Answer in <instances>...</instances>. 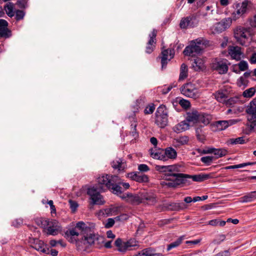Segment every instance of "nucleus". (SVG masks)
Instances as JSON below:
<instances>
[{
	"instance_id": "nucleus-1",
	"label": "nucleus",
	"mask_w": 256,
	"mask_h": 256,
	"mask_svg": "<svg viewBox=\"0 0 256 256\" xmlns=\"http://www.w3.org/2000/svg\"><path fill=\"white\" fill-rule=\"evenodd\" d=\"M178 166L176 165L160 166L156 165V171L166 176V185L168 187H176L184 183L187 178H192L194 182H202V174L190 176L188 174L178 173Z\"/></svg>"
},
{
	"instance_id": "nucleus-2",
	"label": "nucleus",
	"mask_w": 256,
	"mask_h": 256,
	"mask_svg": "<svg viewBox=\"0 0 256 256\" xmlns=\"http://www.w3.org/2000/svg\"><path fill=\"white\" fill-rule=\"evenodd\" d=\"M81 237L78 242V246L82 248H86L92 245L96 247H100L104 242V237L92 233V230Z\"/></svg>"
},
{
	"instance_id": "nucleus-3",
	"label": "nucleus",
	"mask_w": 256,
	"mask_h": 256,
	"mask_svg": "<svg viewBox=\"0 0 256 256\" xmlns=\"http://www.w3.org/2000/svg\"><path fill=\"white\" fill-rule=\"evenodd\" d=\"M208 44V42L202 38L192 41L190 44L184 50V54L186 56H194L196 54L200 53Z\"/></svg>"
},
{
	"instance_id": "nucleus-4",
	"label": "nucleus",
	"mask_w": 256,
	"mask_h": 256,
	"mask_svg": "<svg viewBox=\"0 0 256 256\" xmlns=\"http://www.w3.org/2000/svg\"><path fill=\"white\" fill-rule=\"evenodd\" d=\"M118 176H110L102 174L99 176L96 180V184L94 186L100 190H104L105 188L110 189L112 182H117Z\"/></svg>"
},
{
	"instance_id": "nucleus-5",
	"label": "nucleus",
	"mask_w": 256,
	"mask_h": 256,
	"mask_svg": "<svg viewBox=\"0 0 256 256\" xmlns=\"http://www.w3.org/2000/svg\"><path fill=\"white\" fill-rule=\"evenodd\" d=\"M104 190H100L95 186H90L87 190V194L90 196V204L91 205H102L105 203V201L100 192Z\"/></svg>"
},
{
	"instance_id": "nucleus-6",
	"label": "nucleus",
	"mask_w": 256,
	"mask_h": 256,
	"mask_svg": "<svg viewBox=\"0 0 256 256\" xmlns=\"http://www.w3.org/2000/svg\"><path fill=\"white\" fill-rule=\"evenodd\" d=\"M168 112L164 106H160L156 113V124L160 128H164L168 124Z\"/></svg>"
},
{
	"instance_id": "nucleus-7",
	"label": "nucleus",
	"mask_w": 256,
	"mask_h": 256,
	"mask_svg": "<svg viewBox=\"0 0 256 256\" xmlns=\"http://www.w3.org/2000/svg\"><path fill=\"white\" fill-rule=\"evenodd\" d=\"M43 225L46 227L44 228L47 234L56 236L62 230L60 223L56 220H44L42 221Z\"/></svg>"
},
{
	"instance_id": "nucleus-8",
	"label": "nucleus",
	"mask_w": 256,
	"mask_h": 256,
	"mask_svg": "<svg viewBox=\"0 0 256 256\" xmlns=\"http://www.w3.org/2000/svg\"><path fill=\"white\" fill-rule=\"evenodd\" d=\"M180 90L182 94L194 98H198L200 94V92L194 84L192 83H188L184 84L181 88Z\"/></svg>"
},
{
	"instance_id": "nucleus-9",
	"label": "nucleus",
	"mask_w": 256,
	"mask_h": 256,
	"mask_svg": "<svg viewBox=\"0 0 256 256\" xmlns=\"http://www.w3.org/2000/svg\"><path fill=\"white\" fill-rule=\"evenodd\" d=\"M115 245L118 247L119 252H123L128 250H132V248L138 246L137 242L134 239H130L126 242H123L121 239L118 238L115 241Z\"/></svg>"
},
{
	"instance_id": "nucleus-10",
	"label": "nucleus",
	"mask_w": 256,
	"mask_h": 256,
	"mask_svg": "<svg viewBox=\"0 0 256 256\" xmlns=\"http://www.w3.org/2000/svg\"><path fill=\"white\" fill-rule=\"evenodd\" d=\"M211 68L220 74H226L228 70V60L226 59H216L212 62Z\"/></svg>"
},
{
	"instance_id": "nucleus-11",
	"label": "nucleus",
	"mask_w": 256,
	"mask_h": 256,
	"mask_svg": "<svg viewBox=\"0 0 256 256\" xmlns=\"http://www.w3.org/2000/svg\"><path fill=\"white\" fill-rule=\"evenodd\" d=\"M248 35L249 31L248 30L243 27H238L234 32V38L236 41L242 45L246 44Z\"/></svg>"
},
{
	"instance_id": "nucleus-12",
	"label": "nucleus",
	"mask_w": 256,
	"mask_h": 256,
	"mask_svg": "<svg viewBox=\"0 0 256 256\" xmlns=\"http://www.w3.org/2000/svg\"><path fill=\"white\" fill-rule=\"evenodd\" d=\"M248 4L249 2L248 0H244L240 5L237 6V10L232 14V16L233 20H236L246 12Z\"/></svg>"
},
{
	"instance_id": "nucleus-13",
	"label": "nucleus",
	"mask_w": 256,
	"mask_h": 256,
	"mask_svg": "<svg viewBox=\"0 0 256 256\" xmlns=\"http://www.w3.org/2000/svg\"><path fill=\"white\" fill-rule=\"evenodd\" d=\"M120 198L127 202L132 204H138L142 202V198L136 194L125 193L120 196Z\"/></svg>"
},
{
	"instance_id": "nucleus-14",
	"label": "nucleus",
	"mask_w": 256,
	"mask_h": 256,
	"mask_svg": "<svg viewBox=\"0 0 256 256\" xmlns=\"http://www.w3.org/2000/svg\"><path fill=\"white\" fill-rule=\"evenodd\" d=\"M30 246L38 251L44 254L49 253V249L46 248L44 242L38 239L33 238L30 240Z\"/></svg>"
},
{
	"instance_id": "nucleus-15",
	"label": "nucleus",
	"mask_w": 256,
	"mask_h": 256,
	"mask_svg": "<svg viewBox=\"0 0 256 256\" xmlns=\"http://www.w3.org/2000/svg\"><path fill=\"white\" fill-rule=\"evenodd\" d=\"M246 112L248 115V120L256 119V98L246 106Z\"/></svg>"
},
{
	"instance_id": "nucleus-16",
	"label": "nucleus",
	"mask_w": 256,
	"mask_h": 256,
	"mask_svg": "<svg viewBox=\"0 0 256 256\" xmlns=\"http://www.w3.org/2000/svg\"><path fill=\"white\" fill-rule=\"evenodd\" d=\"M80 236H81L80 233L75 228L67 230L64 234L65 238L72 243L76 242L78 244V242L80 240L78 238Z\"/></svg>"
},
{
	"instance_id": "nucleus-17",
	"label": "nucleus",
	"mask_w": 256,
	"mask_h": 256,
	"mask_svg": "<svg viewBox=\"0 0 256 256\" xmlns=\"http://www.w3.org/2000/svg\"><path fill=\"white\" fill-rule=\"evenodd\" d=\"M228 54L232 58L236 60H240L244 58V53L240 47L236 46H230L228 47Z\"/></svg>"
},
{
	"instance_id": "nucleus-18",
	"label": "nucleus",
	"mask_w": 256,
	"mask_h": 256,
	"mask_svg": "<svg viewBox=\"0 0 256 256\" xmlns=\"http://www.w3.org/2000/svg\"><path fill=\"white\" fill-rule=\"evenodd\" d=\"M8 26V22L6 20L0 19V38L6 39L12 36V32Z\"/></svg>"
},
{
	"instance_id": "nucleus-19",
	"label": "nucleus",
	"mask_w": 256,
	"mask_h": 256,
	"mask_svg": "<svg viewBox=\"0 0 256 256\" xmlns=\"http://www.w3.org/2000/svg\"><path fill=\"white\" fill-rule=\"evenodd\" d=\"M161 63L162 68H164L168 62L172 59L174 55V52L172 49H167L162 52Z\"/></svg>"
},
{
	"instance_id": "nucleus-20",
	"label": "nucleus",
	"mask_w": 256,
	"mask_h": 256,
	"mask_svg": "<svg viewBox=\"0 0 256 256\" xmlns=\"http://www.w3.org/2000/svg\"><path fill=\"white\" fill-rule=\"evenodd\" d=\"M238 120H220L216 122L214 126L218 130H222L226 128L228 126H232L238 122Z\"/></svg>"
},
{
	"instance_id": "nucleus-21",
	"label": "nucleus",
	"mask_w": 256,
	"mask_h": 256,
	"mask_svg": "<svg viewBox=\"0 0 256 256\" xmlns=\"http://www.w3.org/2000/svg\"><path fill=\"white\" fill-rule=\"evenodd\" d=\"M189 138L186 136H181L175 138L172 140V146L176 148L188 144Z\"/></svg>"
},
{
	"instance_id": "nucleus-22",
	"label": "nucleus",
	"mask_w": 256,
	"mask_h": 256,
	"mask_svg": "<svg viewBox=\"0 0 256 256\" xmlns=\"http://www.w3.org/2000/svg\"><path fill=\"white\" fill-rule=\"evenodd\" d=\"M200 113L197 110H194L187 113L186 120L190 124H195L198 123Z\"/></svg>"
},
{
	"instance_id": "nucleus-23",
	"label": "nucleus",
	"mask_w": 256,
	"mask_h": 256,
	"mask_svg": "<svg viewBox=\"0 0 256 256\" xmlns=\"http://www.w3.org/2000/svg\"><path fill=\"white\" fill-rule=\"evenodd\" d=\"M156 36V31L154 30H152L150 34V40L146 48V52L148 54L151 53L155 46V38Z\"/></svg>"
},
{
	"instance_id": "nucleus-24",
	"label": "nucleus",
	"mask_w": 256,
	"mask_h": 256,
	"mask_svg": "<svg viewBox=\"0 0 256 256\" xmlns=\"http://www.w3.org/2000/svg\"><path fill=\"white\" fill-rule=\"evenodd\" d=\"M133 256H164L160 253H156L155 250L150 248H146L139 252Z\"/></svg>"
},
{
	"instance_id": "nucleus-25",
	"label": "nucleus",
	"mask_w": 256,
	"mask_h": 256,
	"mask_svg": "<svg viewBox=\"0 0 256 256\" xmlns=\"http://www.w3.org/2000/svg\"><path fill=\"white\" fill-rule=\"evenodd\" d=\"M190 126V124L186 120L182 121L180 123L176 124L173 128V130L176 133H180L189 129Z\"/></svg>"
},
{
	"instance_id": "nucleus-26",
	"label": "nucleus",
	"mask_w": 256,
	"mask_h": 256,
	"mask_svg": "<svg viewBox=\"0 0 256 256\" xmlns=\"http://www.w3.org/2000/svg\"><path fill=\"white\" fill-rule=\"evenodd\" d=\"M74 228L79 232L81 236L90 232L91 230V228L86 224L82 221L76 223Z\"/></svg>"
},
{
	"instance_id": "nucleus-27",
	"label": "nucleus",
	"mask_w": 256,
	"mask_h": 256,
	"mask_svg": "<svg viewBox=\"0 0 256 256\" xmlns=\"http://www.w3.org/2000/svg\"><path fill=\"white\" fill-rule=\"evenodd\" d=\"M248 122L246 125V128L243 130V132L246 134H250L252 132H256V120H248Z\"/></svg>"
},
{
	"instance_id": "nucleus-28",
	"label": "nucleus",
	"mask_w": 256,
	"mask_h": 256,
	"mask_svg": "<svg viewBox=\"0 0 256 256\" xmlns=\"http://www.w3.org/2000/svg\"><path fill=\"white\" fill-rule=\"evenodd\" d=\"M150 156L156 160L166 161V157L164 154V150H153L152 149L150 152Z\"/></svg>"
},
{
	"instance_id": "nucleus-29",
	"label": "nucleus",
	"mask_w": 256,
	"mask_h": 256,
	"mask_svg": "<svg viewBox=\"0 0 256 256\" xmlns=\"http://www.w3.org/2000/svg\"><path fill=\"white\" fill-rule=\"evenodd\" d=\"M164 150V154L166 157V161L168 159H175L177 156L176 150L172 147H168Z\"/></svg>"
},
{
	"instance_id": "nucleus-30",
	"label": "nucleus",
	"mask_w": 256,
	"mask_h": 256,
	"mask_svg": "<svg viewBox=\"0 0 256 256\" xmlns=\"http://www.w3.org/2000/svg\"><path fill=\"white\" fill-rule=\"evenodd\" d=\"M215 98L219 102L224 103L228 98L226 90H218L214 94Z\"/></svg>"
},
{
	"instance_id": "nucleus-31",
	"label": "nucleus",
	"mask_w": 256,
	"mask_h": 256,
	"mask_svg": "<svg viewBox=\"0 0 256 256\" xmlns=\"http://www.w3.org/2000/svg\"><path fill=\"white\" fill-rule=\"evenodd\" d=\"M4 8L6 14L8 16L12 18L14 16L16 11L14 10V4L13 3L11 2H7L4 5Z\"/></svg>"
},
{
	"instance_id": "nucleus-32",
	"label": "nucleus",
	"mask_w": 256,
	"mask_h": 256,
	"mask_svg": "<svg viewBox=\"0 0 256 256\" xmlns=\"http://www.w3.org/2000/svg\"><path fill=\"white\" fill-rule=\"evenodd\" d=\"M130 178L139 182H146L148 181V178L146 175L139 173L132 174Z\"/></svg>"
},
{
	"instance_id": "nucleus-33",
	"label": "nucleus",
	"mask_w": 256,
	"mask_h": 256,
	"mask_svg": "<svg viewBox=\"0 0 256 256\" xmlns=\"http://www.w3.org/2000/svg\"><path fill=\"white\" fill-rule=\"evenodd\" d=\"M256 199V191L251 192L240 198L241 202H249Z\"/></svg>"
},
{
	"instance_id": "nucleus-34",
	"label": "nucleus",
	"mask_w": 256,
	"mask_h": 256,
	"mask_svg": "<svg viewBox=\"0 0 256 256\" xmlns=\"http://www.w3.org/2000/svg\"><path fill=\"white\" fill-rule=\"evenodd\" d=\"M192 66L197 71L204 70L206 68L204 60L200 58H197L194 60Z\"/></svg>"
},
{
	"instance_id": "nucleus-35",
	"label": "nucleus",
	"mask_w": 256,
	"mask_h": 256,
	"mask_svg": "<svg viewBox=\"0 0 256 256\" xmlns=\"http://www.w3.org/2000/svg\"><path fill=\"white\" fill-rule=\"evenodd\" d=\"M114 212V208L110 207L100 210L99 211L98 214L99 216L106 217L112 215Z\"/></svg>"
},
{
	"instance_id": "nucleus-36",
	"label": "nucleus",
	"mask_w": 256,
	"mask_h": 256,
	"mask_svg": "<svg viewBox=\"0 0 256 256\" xmlns=\"http://www.w3.org/2000/svg\"><path fill=\"white\" fill-rule=\"evenodd\" d=\"M112 167L118 170H123L126 168V164L122 162L120 158H118L114 160L112 164Z\"/></svg>"
},
{
	"instance_id": "nucleus-37",
	"label": "nucleus",
	"mask_w": 256,
	"mask_h": 256,
	"mask_svg": "<svg viewBox=\"0 0 256 256\" xmlns=\"http://www.w3.org/2000/svg\"><path fill=\"white\" fill-rule=\"evenodd\" d=\"M188 75V66L184 64H182L181 65L180 68V74L179 76V80H182L186 78Z\"/></svg>"
},
{
	"instance_id": "nucleus-38",
	"label": "nucleus",
	"mask_w": 256,
	"mask_h": 256,
	"mask_svg": "<svg viewBox=\"0 0 256 256\" xmlns=\"http://www.w3.org/2000/svg\"><path fill=\"white\" fill-rule=\"evenodd\" d=\"M192 18L190 17H186L182 19L180 26L182 28H186L188 26H192Z\"/></svg>"
},
{
	"instance_id": "nucleus-39",
	"label": "nucleus",
	"mask_w": 256,
	"mask_h": 256,
	"mask_svg": "<svg viewBox=\"0 0 256 256\" xmlns=\"http://www.w3.org/2000/svg\"><path fill=\"white\" fill-rule=\"evenodd\" d=\"M116 182H112V184L110 188L112 190V192L118 196L120 197V196L122 195V188L119 185L115 184L114 183Z\"/></svg>"
},
{
	"instance_id": "nucleus-40",
	"label": "nucleus",
	"mask_w": 256,
	"mask_h": 256,
	"mask_svg": "<svg viewBox=\"0 0 256 256\" xmlns=\"http://www.w3.org/2000/svg\"><path fill=\"white\" fill-rule=\"evenodd\" d=\"M184 236H182L177 239L175 242L171 243L168 246L167 250L168 251L171 249L178 246L184 239Z\"/></svg>"
},
{
	"instance_id": "nucleus-41",
	"label": "nucleus",
	"mask_w": 256,
	"mask_h": 256,
	"mask_svg": "<svg viewBox=\"0 0 256 256\" xmlns=\"http://www.w3.org/2000/svg\"><path fill=\"white\" fill-rule=\"evenodd\" d=\"M256 90L254 88H250L246 90L243 92L242 96L246 98L252 97L256 93Z\"/></svg>"
},
{
	"instance_id": "nucleus-42",
	"label": "nucleus",
	"mask_w": 256,
	"mask_h": 256,
	"mask_svg": "<svg viewBox=\"0 0 256 256\" xmlns=\"http://www.w3.org/2000/svg\"><path fill=\"white\" fill-rule=\"evenodd\" d=\"M210 122L209 116L202 113H200V117L198 123H202L206 125Z\"/></svg>"
},
{
	"instance_id": "nucleus-43",
	"label": "nucleus",
	"mask_w": 256,
	"mask_h": 256,
	"mask_svg": "<svg viewBox=\"0 0 256 256\" xmlns=\"http://www.w3.org/2000/svg\"><path fill=\"white\" fill-rule=\"evenodd\" d=\"M213 32L216 33H220L225 30L224 27L220 22H216L212 26Z\"/></svg>"
},
{
	"instance_id": "nucleus-44",
	"label": "nucleus",
	"mask_w": 256,
	"mask_h": 256,
	"mask_svg": "<svg viewBox=\"0 0 256 256\" xmlns=\"http://www.w3.org/2000/svg\"><path fill=\"white\" fill-rule=\"evenodd\" d=\"M232 18H226L222 20L220 22L222 25V26L224 27V30L228 28L232 24Z\"/></svg>"
},
{
	"instance_id": "nucleus-45",
	"label": "nucleus",
	"mask_w": 256,
	"mask_h": 256,
	"mask_svg": "<svg viewBox=\"0 0 256 256\" xmlns=\"http://www.w3.org/2000/svg\"><path fill=\"white\" fill-rule=\"evenodd\" d=\"M213 154L216 156V158H221L226 154V150L224 149L214 148Z\"/></svg>"
},
{
	"instance_id": "nucleus-46",
	"label": "nucleus",
	"mask_w": 256,
	"mask_h": 256,
	"mask_svg": "<svg viewBox=\"0 0 256 256\" xmlns=\"http://www.w3.org/2000/svg\"><path fill=\"white\" fill-rule=\"evenodd\" d=\"M231 144H244L246 143V141L244 137H238L236 138H231L230 140Z\"/></svg>"
},
{
	"instance_id": "nucleus-47",
	"label": "nucleus",
	"mask_w": 256,
	"mask_h": 256,
	"mask_svg": "<svg viewBox=\"0 0 256 256\" xmlns=\"http://www.w3.org/2000/svg\"><path fill=\"white\" fill-rule=\"evenodd\" d=\"M142 198V200L144 199L148 201L150 204H154L156 202V198L153 194H147L146 196H144Z\"/></svg>"
},
{
	"instance_id": "nucleus-48",
	"label": "nucleus",
	"mask_w": 256,
	"mask_h": 256,
	"mask_svg": "<svg viewBox=\"0 0 256 256\" xmlns=\"http://www.w3.org/2000/svg\"><path fill=\"white\" fill-rule=\"evenodd\" d=\"M214 158L212 156H206L201 158L200 160L203 163L210 165L213 161Z\"/></svg>"
},
{
	"instance_id": "nucleus-49",
	"label": "nucleus",
	"mask_w": 256,
	"mask_h": 256,
	"mask_svg": "<svg viewBox=\"0 0 256 256\" xmlns=\"http://www.w3.org/2000/svg\"><path fill=\"white\" fill-rule=\"evenodd\" d=\"M176 82H174L172 84H170V85H169L168 86H164L162 90V94H166L167 93H168L173 88H175L176 86Z\"/></svg>"
},
{
	"instance_id": "nucleus-50",
	"label": "nucleus",
	"mask_w": 256,
	"mask_h": 256,
	"mask_svg": "<svg viewBox=\"0 0 256 256\" xmlns=\"http://www.w3.org/2000/svg\"><path fill=\"white\" fill-rule=\"evenodd\" d=\"M240 71H244L248 68V64L246 62L240 61L237 65Z\"/></svg>"
},
{
	"instance_id": "nucleus-51",
	"label": "nucleus",
	"mask_w": 256,
	"mask_h": 256,
	"mask_svg": "<svg viewBox=\"0 0 256 256\" xmlns=\"http://www.w3.org/2000/svg\"><path fill=\"white\" fill-rule=\"evenodd\" d=\"M248 84V80L243 76L240 77L237 80V84L238 86H246Z\"/></svg>"
},
{
	"instance_id": "nucleus-52",
	"label": "nucleus",
	"mask_w": 256,
	"mask_h": 256,
	"mask_svg": "<svg viewBox=\"0 0 256 256\" xmlns=\"http://www.w3.org/2000/svg\"><path fill=\"white\" fill-rule=\"evenodd\" d=\"M16 18L17 20H20L24 18L25 13L21 10H16L15 12Z\"/></svg>"
},
{
	"instance_id": "nucleus-53",
	"label": "nucleus",
	"mask_w": 256,
	"mask_h": 256,
	"mask_svg": "<svg viewBox=\"0 0 256 256\" xmlns=\"http://www.w3.org/2000/svg\"><path fill=\"white\" fill-rule=\"evenodd\" d=\"M178 103L182 108H188L190 106V102L184 99H180L178 101Z\"/></svg>"
},
{
	"instance_id": "nucleus-54",
	"label": "nucleus",
	"mask_w": 256,
	"mask_h": 256,
	"mask_svg": "<svg viewBox=\"0 0 256 256\" xmlns=\"http://www.w3.org/2000/svg\"><path fill=\"white\" fill-rule=\"evenodd\" d=\"M155 109V107L154 104H150L144 110V114H152Z\"/></svg>"
},
{
	"instance_id": "nucleus-55",
	"label": "nucleus",
	"mask_w": 256,
	"mask_h": 256,
	"mask_svg": "<svg viewBox=\"0 0 256 256\" xmlns=\"http://www.w3.org/2000/svg\"><path fill=\"white\" fill-rule=\"evenodd\" d=\"M69 203L70 204V208L72 211L73 212H74L76 211V210L78 207V204H77V202H76L73 201L72 200H70Z\"/></svg>"
},
{
	"instance_id": "nucleus-56",
	"label": "nucleus",
	"mask_w": 256,
	"mask_h": 256,
	"mask_svg": "<svg viewBox=\"0 0 256 256\" xmlns=\"http://www.w3.org/2000/svg\"><path fill=\"white\" fill-rule=\"evenodd\" d=\"M237 101L238 99L236 98H230L228 100L226 99L224 103L228 106H232Z\"/></svg>"
},
{
	"instance_id": "nucleus-57",
	"label": "nucleus",
	"mask_w": 256,
	"mask_h": 256,
	"mask_svg": "<svg viewBox=\"0 0 256 256\" xmlns=\"http://www.w3.org/2000/svg\"><path fill=\"white\" fill-rule=\"evenodd\" d=\"M114 224V220L112 218L108 219L106 222L105 224V226L106 228H110L113 226Z\"/></svg>"
},
{
	"instance_id": "nucleus-58",
	"label": "nucleus",
	"mask_w": 256,
	"mask_h": 256,
	"mask_svg": "<svg viewBox=\"0 0 256 256\" xmlns=\"http://www.w3.org/2000/svg\"><path fill=\"white\" fill-rule=\"evenodd\" d=\"M138 169L141 172H148L150 170L148 166L144 164H140Z\"/></svg>"
},
{
	"instance_id": "nucleus-59",
	"label": "nucleus",
	"mask_w": 256,
	"mask_h": 256,
	"mask_svg": "<svg viewBox=\"0 0 256 256\" xmlns=\"http://www.w3.org/2000/svg\"><path fill=\"white\" fill-rule=\"evenodd\" d=\"M250 24L252 27H256V14L249 20Z\"/></svg>"
},
{
	"instance_id": "nucleus-60",
	"label": "nucleus",
	"mask_w": 256,
	"mask_h": 256,
	"mask_svg": "<svg viewBox=\"0 0 256 256\" xmlns=\"http://www.w3.org/2000/svg\"><path fill=\"white\" fill-rule=\"evenodd\" d=\"M201 240H202V239H198V240H189V241H186V243L188 244H197L200 242Z\"/></svg>"
},
{
	"instance_id": "nucleus-61",
	"label": "nucleus",
	"mask_w": 256,
	"mask_h": 256,
	"mask_svg": "<svg viewBox=\"0 0 256 256\" xmlns=\"http://www.w3.org/2000/svg\"><path fill=\"white\" fill-rule=\"evenodd\" d=\"M202 174V181L212 178V174Z\"/></svg>"
},
{
	"instance_id": "nucleus-62",
	"label": "nucleus",
	"mask_w": 256,
	"mask_h": 256,
	"mask_svg": "<svg viewBox=\"0 0 256 256\" xmlns=\"http://www.w3.org/2000/svg\"><path fill=\"white\" fill-rule=\"evenodd\" d=\"M58 242H62V240H51L50 242V244L52 247L56 246L58 244Z\"/></svg>"
},
{
	"instance_id": "nucleus-63",
	"label": "nucleus",
	"mask_w": 256,
	"mask_h": 256,
	"mask_svg": "<svg viewBox=\"0 0 256 256\" xmlns=\"http://www.w3.org/2000/svg\"><path fill=\"white\" fill-rule=\"evenodd\" d=\"M250 61L251 64H256V52L252 54L250 58Z\"/></svg>"
},
{
	"instance_id": "nucleus-64",
	"label": "nucleus",
	"mask_w": 256,
	"mask_h": 256,
	"mask_svg": "<svg viewBox=\"0 0 256 256\" xmlns=\"http://www.w3.org/2000/svg\"><path fill=\"white\" fill-rule=\"evenodd\" d=\"M208 224L212 226H218V220L214 219L210 220L208 222Z\"/></svg>"
}]
</instances>
